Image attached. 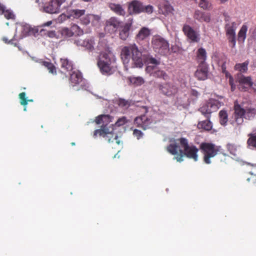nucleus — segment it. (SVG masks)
I'll list each match as a JSON object with an SVG mask.
<instances>
[{
	"mask_svg": "<svg viewBox=\"0 0 256 256\" xmlns=\"http://www.w3.org/2000/svg\"><path fill=\"white\" fill-rule=\"evenodd\" d=\"M183 150H180L179 146L176 143L170 144L166 147V150L172 154L176 156L174 158L178 162L183 161L184 156L187 158L196 162L198 156V152L199 149L194 144H189L188 140L184 138H181L178 140Z\"/></svg>",
	"mask_w": 256,
	"mask_h": 256,
	"instance_id": "f257e3e1",
	"label": "nucleus"
},
{
	"mask_svg": "<svg viewBox=\"0 0 256 256\" xmlns=\"http://www.w3.org/2000/svg\"><path fill=\"white\" fill-rule=\"evenodd\" d=\"M120 56L126 66H128V64L131 58L134 65L132 68H142L143 66L142 54L135 44L124 46L122 50Z\"/></svg>",
	"mask_w": 256,
	"mask_h": 256,
	"instance_id": "f03ea898",
	"label": "nucleus"
},
{
	"mask_svg": "<svg viewBox=\"0 0 256 256\" xmlns=\"http://www.w3.org/2000/svg\"><path fill=\"white\" fill-rule=\"evenodd\" d=\"M234 121L231 123L235 122L238 126L243 124L244 118L252 120L256 116V108L252 106L244 108L237 101L234 103Z\"/></svg>",
	"mask_w": 256,
	"mask_h": 256,
	"instance_id": "7ed1b4c3",
	"label": "nucleus"
},
{
	"mask_svg": "<svg viewBox=\"0 0 256 256\" xmlns=\"http://www.w3.org/2000/svg\"><path fill=\"white\" fill-rule=\"evenodd\" d=\"M114 61V56L110 51L100 52L98 60V66L102 73L104 74H110L112 68L111 65Z\"/></svg>",
	"mask_w": 256,
	"mask_h": 256,
	"instance_id": "20e7f679",
	"label": "nucleus"
},
{
	"mask_svg": "<svg viewBox=\"0 0 256 256\" xmlns=\"http://www.w3.org/2000/svg\"><path fill=\"white\" fill-rule=\"evenodd\" d=\"M152 46L154 50L161 56H167L170 54L168 40L160 35L153 36Z\"/></svg>",
	"mask_w": 256,
	"mask_h": 256,
	"instance_id": "39448f33",
	"label": "nucleus"
},
{
	"mask_svg": "<svg viewBox=\"0 0 256 256\" xmlns=\"http://www.w3.org/2000/svg\"><path fill=\"white\" fill-rule=\"evenodd\" d=\"M200 150L203 154V161L206 164H211L210 158L216 156L220 151L221 147L211 142H202Z\"/></svg>",
	"mask_w": 256,
	"mask_h": 256,
	"instance_id": "423d86ee",
	"label": "nucleus"
},
{
	"mask_svg": "<svg viewBox=\"0 0 256 256\" xmlns=\"http://www.w3.org/2000/svg\"><path fill=\"white\" fill-rule=\"evenodd\" d=\"M68 6V0H50L46 4L44 10L46 13L58 14L62 9H65Z\"/></svg>",
	"mask_w": 256,
	"mask_h": 256,
	"instance_id": "0eeeda50",
	"label": "nucleus"
},
{
	"mask_svg": "<svg viewBox=\"0 0 256 256\" xmlns=\"http://www.w3.org/2000/svg\"><path fill=\"white\" fill-rule=\"evenodd\" d=\"M128 10L130 14H138L141 12L152 14L153 12V6L150 5L144 6L140 1L134 0L130 3Z\"/></svg>",
	"mask_w": 256,
	"mask_h": 256,
	"instance_id": "6e6552de",
	"label": "nucleus"
},
{
	"mask_svg": "<svg viewBox=\"0 0 256 256\" xmlns=\"http://www.w3.org/2000/svg\"><path fill=\"white\" fill-rule=\"evenodd\" d=\"M98 134L105 138V140L108 142H115L118 144L120 143L117 134L110 131L109 128L106 126H102V128L94 130V136L96 137Z\"/></svg>",
	"mask_w": 256,
	"mask_h": 256,
	"instance_id": "1a4fd4ad",
	"label": "nucleus"
},
{
	"mask_svg": "<svg viewBox=\"0 0 256 256\" xmlns=\"http://www.w3.org/2000/svg\"><path fill=\"white\" fill-rule=\"evenodd\" d=\"M220 108L218 102L214 100H210L202 106L200 108L199 110L206 118L210 119L211 114L216 112Z\"/></svg>",
	"mask_w": 256,
	"mask_h": 256,
	"instance_id": "9d476101",
	"label": "nucleus"
},
{
	"mask_svg": "<svg viewBox=\"0 0 256 256\" xmlns=\"http://www.w3.org/2000/svg\"><path fill=\"white\" fill-rule=\"evenodd\" d=\"M158 88L161 94L168 96H173L178 92L176 86L170 82L159 84Z\"/></svg>",
	"mask_w": 256,
	"mask_h": 256,
	"instance_id": "9b49d317",
	"label": "nucleus"
},
{
	"mask_svg": "<svg viewBox=\"0 0 256 256\" xmlns=\"http://www.w3.org/2000/svg\"><path fill=\"white\" fill-rule=\"evenodd\" d=\"M236 82L239 84L238 88L242 91H246L253 84L250 76H245L241 74H238Z\"/></svg>",
	"mask_w": 256,
	"mask_h": 256,
	"instance_id": "f8f14e48",
	"label": "nucleus"
},
{
	"mask_svg": "<svg viewBox=\"0 0 256 256\" xmlns=\"http://www.w3.org/2000/svg\"><path fill=\"white\" fill-rule=\"evenodd\" d=\"M122 22L116 17H111L108 20L105 24L104 30L110 34L114 33L120 26Z\"/></svg>",
	"mask_w": 256,
	"mask_h": 256,
	"instance_id": "ddd939ff",
	"label": "nucleus"
},
{
	"mask_svg": "<svg viewBox=\"0 0 256 256\" xmlns=\"http://www.w3.org/2000/svg\"><path fill=\"white\" fill-rule=\"evenodd\" d=\"M152 122V120L144 114L136 117L134 120V125L146 130L149 128Z\"/></svg>",
	"mask_w": 256,
	"mask_h": 256,
	"instance_id": "4468645a",
	"label": "nucleus"
},
{
	"mask_svg": "<svg viewBox=\"0 0 256 256\" xmlns=\"http://www.w3.org/2000/svg\"><path fill=\"white\" fill-rule=\"evenodd\" d=\"M74 44L78 46L84 47L86 50L92 52L94 50L95 42L93 38H88L84 40L78 38L74 40Z\"/></svg>",
	"mask_w": 256,
	"mask_h": 256,
	"instance_id": "2eb2a0df",
	"label": "nucleus"
},
{
	"mask_svg": "<svg viewBox=\"0 0 256 256\" xmlns=\"http://www.w3.org/2000/svg\"><path fill=\"white\" fill-rule=\"evenodd\" d=\"M182 30L192 42H198L200 38L199 34L190 26L184 25Z\"/></svg>",
	"mask_w": 256,
	"mask_h": 256,
	"instance_id": "dca6fc26",
	"label": "nucleus"
},
{
	"mask_svg": "<svg viewBox=\"0 0 256 256\" xmlns=\"http://www.w3.org/2000/svg\"><path fill=\"white\" fill-rule=\"evenodd\" d=\"M62 34L66 37H71L74 34L78 36L83 34V31L76 24L73 25L70 29L64 28L62 30Z\"/></svg>",
	"mask_w": 256,
	"mask_h": 256,
	"instance_id": "f3484780",
	"label": "nucleus"
},
{
	"mask_svg": "<svg viewBox=\"0 0 256 256\" xmlns=\"http://www.w3.org/2000/svg\"><path fill=\"white\" fill-rule=\"evenodd\" d=\"M194 18L200 22H205L208 23L211 20V15L209 12H202L199 10H196L194 14Z\"/></svg>",
	"mask_w": 256,
	"mask_h": 256,
	"instance_id": "a211bd4d",
	"label": "nucleus"
},
{
	"mask_svg": "<svg viewBox=\"0 0 256 256\" xmlns=\"http://www.w3.org/2000/svg\"><path fill=\"white\" fill-rule=\"evenodd\" d=\"M208 67L206 64H198L194 76L198 80H204L208 77Z\"/></svg>",
	"mask_w": 256,
	"mask_h": 256,
	"instance_id": "6ab92c4d",
	"label": "nucleus"
},
{
	"mask_svg": "<svg viewBox=\"0 0 256 256\" xmlns=\"http://www.w3.org/2000/svg\"><path fill=\"white\" fill-rule=\"evenodd\" d=\"M151 34V30L147 27L142 28L136 36V39L138 42L148 38Z\"/></svg>",
	"mask_w": 256,
	"mask_h": 256,
	"instance_id": "aec40b11",
	"label": "nucleus"
},
{
	"mask_svg": "<svg viewBox=\"0 0 256 256\" xmlns=\"http://www.w3.org/2000/svg\"><path fill=\"white\" fill-rule=\"evenodd\" d=\"M112 117L108 114H102L96 118L95 122L98 124H102L101 126V128H102L103 126L107 127L108 124L112 122Z\"/></svg>",
	"mask_w": 256,
	"mask_h": 256,
	"instance_id": "412c9836",
	"label": "nucleus"
},
{
	"mask_svg": "<svg viewBox=\"0 0 256 256\" xmlns=\"http://www.w3.org/2000/svg\"><path fill=\"white\" fill-rule=\"evenodd\" d=\"M120 38L122 40H126L128 37L130 30L131 28V24L129 23L125 24L122 26H120Z\"/></svg>",
	"mask_w": 256,
	"mask_h": 256,
	"instance_id": "4be33fe9",
	"label": "nucleus"
},
{
	"mask_svg": "<svg viewBox=\"0 0 256 256\" xmlns=\"http://www.w3.org/2000/svg\"><path fill=\"white\" fill-rule=\"evenodd\" d=\"M158 10L160 13L166 16L172 13L173 8L168 4V2L158 5Z\"/></svg>",
	"mask_w": 256,
	"mask_h": 256,
	"instance_id": "5701e85b",
	"label": "nucleus"
},
{
	"mask_svg": "<svg viewBox=\"0 0 256 256\" xmlns=\"http://www.w3.org/2000/svg\"><path fill=\"white\" fill-rule=\"evenodd\" d=\"M82 74L79 71H74L70 74V82L72 86L79 84L82 81Z\"/></svg>",
	"mask_w": 256,
	"mask_h": 256,
	"instance_id": "b1692460",
	"label": "nucleus"
},
{
	"mask_svg": "<svg viewBox=\"0 0 256 256\" xmlns=\"http://www.w3.org/2000/svg\"><path fill=\"white\" fill-rule=\"evenodd\" d=\"M196 60L199 64H206L205 61L206 58V50L201 48L197 51Z\"/></svg>",
	"mask_w": 256,
	"mask_h": 256,
	"instance_id": "393cba45",
	"label": "nucleus"
},
{
	"mask_svg": "<svg viewBox=\"0 0 256 256\" xmlns=\"http://www.w3.org/2000/svg\"><path fill=\"white\" fill-rule=\"evenodd\" d=\"M198 129H202L206 131L210 130L212 128V124L210 121V119L206 118L205 120L199 122L198 124Z\"/></svg>",
	"mask_w": 256,
	"mask_h": 256,
	"instance_id": "a878e982",
	"label": "nucleus"
},
{
	"mask_svg": "<svg viewBox=\"0 0 256 256\" xmlns=\"http://www.w3.org/2000/svg\"><path fill=\"white\" fill-rule=\"evenodd\" d=\"M60 63L61 68L68 72L71 71L73 68L72 62L67 58H61Z\"/></svg>",
	"mask_w": 256,
	"mask_h": 256,
	"instance_id": "bb28decb",
	"label": "nucleus"
},
{
	"mask_svg": "<svg viewBox=\"0 0 256 256\" xmlns=\"http://www.w3.org/2000/svg\"><path fill=\"white\" fill-rule=\"evenodd\" d=\"M249 64V61L248 60H246L243 63L236 64L234 66V69L236 70H238L242 73H246L248 70V65Z\"/></svg>",
	"mask_w": 256,
	"mask_h": 256,
	"instance_id": "cd10ccee",
	"label": "nucleus"
},
{
	"mask_svg": "<svg viewBox=\"0 0 256 256\" xmlns=\"http://www.w3.org/2000/svg\"><path fill=\"white\" fill-rule=\"evenodd\" d=\"M152 76L156 78H162L164 80H170L168 75L164 70H158L152 73Z\"/></svg>",
	"mask_w": 256,
	"mask_h": 256,
	"instance_id": "c85d7f7f",
	"label": "nucleus"
},
{
	"mask_svg": "<svg viewBox=\"0 0 256 256\" xmlns=\"http://www.w3.org/2000/svg\"><path fill=\"white\" fill-rule=\"evenodd\" d=\"M110 8L111 10L114 11L117 14L120 16H124L125 14V11L122 8V6L119 4H110Z\"/></svg>",
	"mask_w": 256,
	"mask_h": 256,
	"instance_id": "c756f323",
	"label": "nucleus"
},
{
	"mask_svg": "<svg viewBox=\"0 0 256 256\" xmlns=\"http://www.w3.org/2000/svg\"><path fill=\"white\" fill-rule=\"evenodd\" d=\"M220 123L221 125L225 126L228 122V114L226 110H221L219 114Z\"/></svg>",
	"mask_w": 256,
	"mask_h": 256,
	"instance_id": "7c9ffc66",
	"label": "nucleus"
},
{
	"mask_svg": "<svg viewBox=\"0 0 256 256\" xmlns=\"http://www.w3.org/2000/svg\"><path fill=\"white\" fill-rule=\"evenodd\" d=\"M20 28L22 36H26L34 32V28L28 24L22 25Z\"/></svg>",
	"mask_w": 256,
	"mask_h": 256,
	"instance_id": "2f4dec72",
	"label": "nucleus"
},
{
	"mask_svg": "<svg viewBox=\"0 0 256 256\" xmlns=\"http://www.w3.org/2000/svg\"><path fill=\"white\" fill-rule=\"evenodd\" d=\"M85 10H72L69 12V16L72 17L74 18H80L81 16L84 14Z\"/></svg>",
	"mask_w": 256,
	"mask_h": 256,
	"instance_id": "473e14b6",
	"label": "nucleus"
},
{
	"mask_svg": "<svg viewBox=\"0 0 256 256\" xmlns=\"http://www.w3.org/2000/svg\"><path fill=\"white\" fill-rule=\"evenodd\" d=\"M248 26L246 24H243L238 33V40L239 41L244 42L246 38Z\"/></svg>",
	"mask_w": 256,
	"mask_h": 256,
	"instance_id": "72a5a7b5",
	"label": "nucleus"
},
{
	"mask_svg": "<svg viewBox=\"0 0 256 256\" xmlns=\"http://www.w3.org/2000/svg\"><path fill=\"white\" fill-rule=\"evenodd\" d=\"M248 136L249 137L247 140L248 146L256 150V134H250Z\"/></svg>",
	"mask_w": 256,
	"mask_h": 256,
	"instance_id": "f704fd0d",
	"label": "nucleus"
},
{
	"mask_svg": "<svg viewBox=\"0 0 256 256\" xmlns=\"http://www.w3.org/2000/svg\"><path fill=\"white\" fill-rule=\"evenodd\" d=\"M198 6L204 10H210L212 8V4L210 0H200Z\"/></svg>",
	"mask_w": 256,
	"mask_h": 256,
	"instance_id": "c9c22d12",
	"label": "nucleus"
},
{
	"mask_svg": "<svg viewBox=\"0 0 256 256\" xmlns=\"http://www.w3.org/2000/svg\"><path fill=\"white\" fill-rule=\"evenodd\" d=\"M235 24V22H232L231 25L228 24H226L225 28L226 36L236 35V28H234Z\"/></svg>",
	"mask_w": 256,
	"mask_h": 256,
	"instance_id": "e433bc0d",
	"label": "nucleus"
},
{
	"mask_svg": "<svg viewBox=\"0 0 256 256\" xmlns=\"http://www.w3.org/2000/svg\"><path fill=\"white\" fill-rule=\"evenodd\" d=\"M2 14H4V17L8 20L14 19L15 16L13 12L10 10H6L5 7L3 10H0V16Z\"/></svg>",
	"mask_w": 256,
	"mask_h": 256,
	"instance_id": "4c0bfd02",
	"label": "nucleus"
},
{
	"mask_svg": "<svg viewBox=\"0 0 256 256\" xmlns=\"http://www.w3.org/2000/svg\"><path fill=\"white\" fill-rule=\"evenodd\" d=\"M227 148L230 152L234 156H236L239 154V148L234 144H228L227 145Z\"/></svg>",
	"mask_w": 256,
	"mask_h": 256,
	"instance_id": "58836bf2",
	"label": "nucleus"
},
{
	"mask_svg": "<svg viewBox=\"0 0 256 256\" xmlns=\"http://www.w3.org/2000/svg\"><path fill=\"white\" fill-rule=\"evenodd\" d=\"M42 65L48 68L49 72L54 74H56V68L52 62L44 61L42 62Z\"/></svg>",
	"mask_w": 256,
	"mask_h": 256,
	"instance_id": "ea45409f",
	"label": "nucleus"
},
{
	"mask_svg": "<svg viewBox=\"0 0 256 256\" xmlns=\"http://www.w3.org/2000/svg\"><path fill=\"white\" fill-rule=\"evenodd\" d=\"M107 43L108 42L106 40L103 38H100L98 45V48L100 50H106L108 48Z\"/></svg>",
	"mask_w": 256,
	"mask_h": 256,
	"instance_id": "a19ab883",
	"label": "nucleus"
},
{
	"mask_svg": "<svg viewBox=\"0 0 256 256\" xmlns=\"http://www.w3.org/2000/svg\"><path fill=\"white\" fill-rule=\"evenodd\" d=\"M88 18L90 20V22L94 26L96 24L100 19V17L99 16L92 14H89Z\"/></svg>",
	"mask_w": 256,
	"mask_h": 256,
	"instance_id": "79ce46f5",
	"label": "nucleus"
},
{
	"mask_svg": "<svg viewBox=\"0 0 256 256\" xmlns=\"http://www.w3.org/2000/svg\"><path fill=\"white\" fill-rule=\"evenodd\" d=\"M20 100V103L22 106H26L28 104V100L26 98V94L24 92H21L18 95Z\"/></svg>",
	"mask_w": 256,
	"mask_h": 256,
	"instance_id": "37998d69",
	"label": "nucleus"
},
{
	"mask_svg": "<svg viewBox=\"0 0 256 256\" xmlns=\"http://www.w3.org/2000/svg\"><path fill=\"white\" fill-rule=\"evenodd\" d=\"M226 62L224 61L222 64L220 66V70H222V72L225 74V76L226 78H228V77L231 76L232 75L226 70Z\"/></svg>",
	"mask_w": 256,
	"mask_h": 256,
	"instance_id": "c03bdc74",
	"label": "nucleus"
},
{
	"mask_svg": "<svg viewBox=\"0 0 256 256\" xmlns=\"http://www.w3.org/2000/svg\"><path fill=\"white\" fill-rule=\"evenodd\" d=\"M227 36L228 40V42L230 44V46L232 48H234L236 44V35L232 36Z\"/></svg>",
	"mask_w": 256,
	"mask_h": 256,
	"instance_id": "a18cd8bd",
	"label": "nucleus"
},
{
	"mask_svg": "<svg viewBox=\"0 0 256 256\" xmlns=\"http://www.w3.org/2000/svg\"><path fill=\"white\" fill-rule=\"evenodd\" d=\"M128 122L126 117L122 116L119 118L116 122L115 124L118 126H120L124 125Z\"/></svg>",
	"mask_w": 256,
	"mask_h": 256,
	"instance_id": "49530a36",
	"label": "nucleus"
},
{
	"mask_svg": "<svg viewBox=\"0 0 256 256\" xmlns=\"http://www.w3.org/2000/svg\"><path fill=\"white\" fill-rule=\"evenodd\" d=\"M133 135L134 136L136 137L138 140H140L144 134L141 130L135 128L133 130Z\"/></svg>",
	"mask_w": 256,
	"mask_h": 256,
	"instance_id": "de8ad7c7",
	"label": "nucleus"
},
{
	"mask_svg": "<svg viewBox=\"0 0 256 256\" xmlns=\"http://www.w3.org/2000/svg\"><path fill=\"white\" fill-rule=\"evenodd\" d=\"M229 84L231 86V90L234 92L236 88V86L234 83V80L232 76L228 77Z\"/></svg>",
	"mask_w": 256,
	"mask_h": 256,
	"instance_id": "09e8293b",
	"label": "nucleus"
},
{
	"mask_svg": "<svg viewBox=\"0 0 256 256\" xmlns=\"http://www.w3.org/2000/svg\"><path fill=\"white\" fill-rule=\"evenodd\" d=\"M118 105L122 107L127 108L129 106L130 104L128 101L124 99H120L118 100Z\"/></svg>",
	"mask_w": 256,
	"mask_h": 256,
	"instance_id": "8fccbe9b",
	"label": "nucleus"
},
{
	"mask_svg": "<svg viewBox=\"0 0 256 256\" xmlns=\"http://www.w3.org/2000/svg\"><path fill=\"white\" fill-rule=\"evenodd\" d=\"M89 14L86 15L84 17L82 20V22L83 24L87 25L90 22V20L89 19Z\"/></svg>",
	"mask_w": 256,
	"mask_h": 256,
	"instance_id": "3c124183",
	"label": "nucleus"
},
{
	"mask_svg": "<svg viewBox=\"0 0 256 256\" xmlns=\"http://www.w3.org/2000/svg\"><path fill=\"white\" fill-rule=\"evenodd\" d=\"M148 63L154 64L156 66L160 64V62L154 58H150L148 59Z\"/></svg>",
	"mask_w": 256,
	"mask_h": 256,
	"instance_id": "603ef678",
	"label": "nucleus"
},
{
	"mask_svg": "<svg viewBox=\"0 0 256 256\" xmlns=\"http://www.w3.org/2000/svg\"><path fill=\"white\" fill-rule=\"evenodd\" d=\"M155 66H146V70L147 72L150 74L152 76V73L154 72L155 70Z\"/></svg>",
	"mask_w": 256,
	"mask_h": 256,
	"instance_id": "864d4df0",
	"label": "nucleus"
},
{
	"mask_svg": "<svg viewBox=\"0 0 256 256\" xmlns=\"http://www.w3.org/2000/svg\"><path fill=\"white\" fill-rule=\"evenodd\" d=\"M250 32L251 33V36L254 39L256 38V27L253 28H250Z\"/></svg>",
	"mask_w": 256,
	"mask_h": 256,
	"instance_id": "5fc2aeb1",
	"label": "nucleus"
},
{
	"mask_svg": "<svg viewBox=\"0 0 256 256\" xmlns=\"http://www.w3.org/2000/svg\"><path fill=\"white\" fill-rule=\"evenodd\" d=\"M46 35L52 38L56 36V34L54 30H50L47 32Z\"/></svg>",
	"mask_w": 256,
	"mask_h": 256,
	"instance_id": "6e6d98bb",
	"label": "nucleus"
},
{
	"mask_svg": "<svg viewBox=\"0 0 256 256\" xmlns=\"http://www.w3.org/2000/svg\"><path fill=\"white\" fill-rule=\"evenodd\" d=\"M136 81L140 84H142L144 83V80L142 78L138 77L136 78Z\"/></svg>",
	"mask_w": 256,
	"mask_h": 256,
	"instance_id": "4d7b16f0",
	"label": "nucleus"
},
{
	"mask_svg": "<svg viewBox=\"0 0 256 256\" xmlns=\"http://www.w3.org/2000/svg\"><path fill=\"white\" fill-rule=\"evenodd\" d=\"M12 38L10 40H9L8 38H6V37H4L2 38V40L6 44H9L10 42V40H12Z\"/></svg>",
	"mask_w": 256,
	"mask_h": 256,
	"instance_id": "13d9d810",
	"label": "nucleus"
},
{
	"mask_svg": "<svg viewBox=\"0 0 256 256\" xmlns=\"http://www.w3.org/2000/svg\"><path fill=\"white\" fill-rule=\"evenodd\" d=\"M52 24V21H48L44 24H42V26H50V25H51Z\"/></svg>",
	"mask_w": 256,
	"mask_h": 256,
	"instance_id": "bf43d9fd",
	"label": "nucleus"
},
{
	"mask_svg": "<svg viewBox=\"0 0 256 256\" xmlns=\"http://www.w3.org/2000/svg\"><path fill=\"white\" fill-rule=\"evenodd\" d=\"M4 6L2 5V4L0 2V10H3L4 8Z\"/></svg>",
	"mask_w": 256,
	"mask_h": 256,
	"instance_id": "052dcab7",
	"label": "nucleus"
},
{
	"mask_svg": "<svg viewBox=\"0 0 256 256\" xmlns=\"http://www.w3.org/2000/svg\"><path fill=\"white\" fill-rule=\"evenodd\" d=\"M228 0H220V2L222 4L225 3L226 2H228Z\"/></svg>",
	"mask_w": 256,
	"mask_h": 256,
	"instance_id": "680f3d73",
	"label": "nucleus"
},
{
	"mask_svg": "<svg viewBox=\"0 0 256 256\" xmlns=\"http://www.w3.org/2000/svg\"><path fill=\"white\" fill-rule=\"evenodd\" d=\"M84 2H90L91 0H82Z\"/></svg>",
	"mask_w": 256,
	"mask_h": 256,
	"instance_id": "e2e57ef3",
	"label": "nucleus"
},
{
	"mask_svg": "<svg viewBox=\"0 0 256 256\" xmlns=\"http://www.w3.org/2000/svg\"><path fill=\"white\" fill-rule=\"evenodd\" d=\"M71 144H72V146H74L75 145V143L74 142H72Z\"/></svg>",
	"mask_w": 256,
	"mask_h": 256,
	"instance_id": "0e129e2a",
	"label": "nucleus"
},
{
	"mask_svg": "<svg viewBox=\"0 0 256 256\" xmlns=\"http://www.w3.org/2000/svg\"><path fill=\"white\" fill-rule=\"evenodd\" d=\"M28 100V102H32L33 100Z\"/></svg>",
	"mask_w": 256,
	"mask_h": 256,
	"instance_id": "69168bd1",
	"label": "nucleus"
},
{
	"mask_svg": "<svg viewBox=\"0 0 256 256\" xmlns=\"http://www.w3.org/2000/svg\"><path fill=\"white\" fill-rule=\"evenodd\" d=\"M26 108H24V110L26 111Z\"/></svg>",
	"mask_w": 256,
	"mask_h": 256,
	"instance_id": "338daca9",
	"label": "nucleus"
},
{
	"mask_svg": "<svg viewBox=\"0 0 256 256\" xmlns=\"http://www.w3.org/2000/svg\"><path fill=\"white\" fill-rule=\"evenodd\" d=\"M198 0H194L195 2H196Z\"/></svg>",
	"mask_w": 256,
	"mask_h": 256,
	"instance_id": "774afa93",
	"label": "nucleus"
}]
</instances>
